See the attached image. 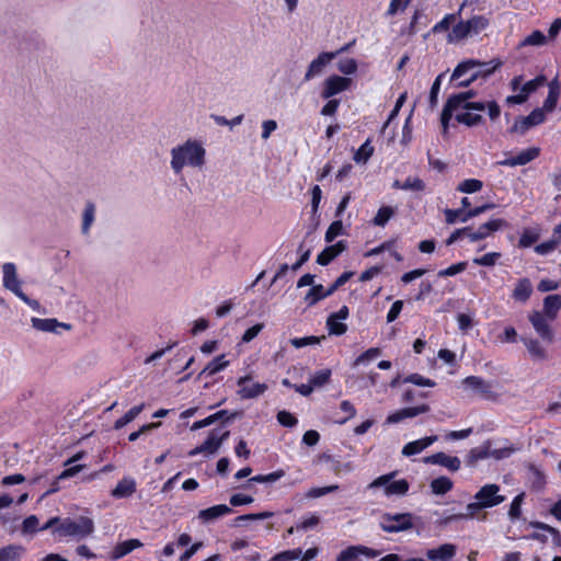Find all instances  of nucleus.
Returning a JSON list of instances; mask_svg holds the SVG:
<instances>
[{"label": "nucleus", "instance_id": "nucleus-59", "mask_svg": "<svg viewBox=\"0 0 561 561\" xmlns=\"http://www.w3.org/2000/svg\"><path fill=\"white\" fill-rule=\"evenodd\" d=\"M545 81V76H538L537 78L529 80L528 82L523 84L520 91L523 92V94H526V98H528V95L531 92L536 91L540 85H542Z\"/></svg>", "mask_w": 561, "mask_h": 561}, {"label": "nucleus", "instance_id": "nucleus-9", "mask_svg": "<svg viewBox=\"0 0 561 561\" xmlns=\"http://www.w3.org/2000/svg\"><path fill=\"white\" fill-rule=\"evenodd\" d=\"M352 82V79L347 77L337 75L329 76L323 82L321 96L323 99H331L339 93L350 90Z\"/></svg>", "mask_w": 561, "mask_h": 561}, {"label": "nucleus", "instance_id": "nucleus-63", "mask_svg": "<svg viewBox=\"0 0 561 561\" xmlns=\"http://www.w3.org/2000/svg\"><path fill=\"white\" fill-rule=\"evenodd\" d=\"M359 557L358 547L352 546L343 550L336 561H359Z\"/></svg>", "mask_w": 561, "mask_h": 561}, {"label": "nucleus", "instance_id": "nucleus-39", "mask_svg": "<svg viewBox=\"0 0 561 561\" xmlns=\"http://www.w3.org/2000/svg\"><path fill=\"white\" fill-rule=\"evenodd\" d=\"M539 237H540V230L539 229H537V228H527V229H525L523 231V233H522V236L519 238V241H518V245L520 248H529L535 242H537Z\"/></svg>", "mask_w": 561, "mask_h": 561}, {"label": "nucleus", "instance_id": "nucleus-52", "mask_svg": "<svg viewBox=\"0 0 561 561\" xmlns=\"http://www.w3.org/2000/svg\"><path fill=\"white\" fill-rule=\"evenodd\" d=\"M412 0H391L387 9L386 15L393 16L403 12Z\"/></svg>", "mask_w": 561, "mask_h": 561}, {"label": "nucleus", "instance_id": "nucleus-36", "mask_svg": "<svg viewBox=\"0 0 561 561\" xmlns=\"http://www.w3.org/2000/svg\"><path fill=\"white\" fill-rule=\"evenodd\" d=\"M324 298H327L324 287L322 285H314L307 291L304 301L308 307H312Z\"/></svg>", "mask_w": 561, "mask_h": 561}, {"label": "nucleus", "instance_id": "nucleus-17", "mask_svg": "<svg viewBox=\"0 0 561 561\" xmlns=\"http://www.w3.org/2000/svg\"><path fill=\"white\" fill-rule=\"evenodd\" d=\"M504 224L505 222L502 219H492L481 225L476 231H472L471 228H469V232H466L465 234L471 242H477L485 239L492 232L497 231Z\"/></svg>", "mask_w": 561, "mask_h": 561}, {"label": "nucleus", "instance_id": "nucleus-30", "mask_svg": "<svg viewBox=\"0 0 561 561\" xmlns=\"http://www.w3.org/2000/svg\"><path fill=\"white\" fill-rule=\"evenodd\" d=\"M463 112H455V118L458 123L463 124L466 126L472 127L482 123V116L479 113H476V110H462Z\"/></svg>", "mask_w": 561, "mask_h": 561}, {"label": "nucleus", "instance_id": "nucleus-48", "mask_svg": "<svg viewBox=\"0 0 561 561\" xmlns=\"http://www.w3.org/2000/svg\"><path fill=\"white\" fill-rule=\"evenodd\" d=\"M331 374V369L329 368L318 370L310 377L309 381L314 387V389L320 388L329 382Z\"/></svg>", "mask_w": 561, "mask_h": 561}, {"label": "nucleus", "instance_id": "nucleus-45", "mask_svg": "<svg viewBox=\"0 0 561 561\" xmlns=\"http://www.w3.org/2000/svg\"><path fill=\"white\" fill-rule=\"evenodd\" d=\"M482 186H483L482 181L477 180V179H468V180L462 181L457 186V191L467 193V194H472V193L479 192L482 188Z\"/></svg>", "mask_w": 561, "mask_h": 561}, {"label": "nucleus", "instance_id": "nucleus-22", "mask_svg": "<svg viewBox=\"0 0 561 561\" xmlns=\"http://www.w3.org/2000/svg\"><path fill=\"white\" fill-rule=\"evenodd\" d=\"M534 287L529 278L523 277L517 280L512 291V298L520 304H526L533 295Z\"/></svg>", "mask_w": 561, "mask_h": 561}, {"label": "nucleus", "instance_id": "nucleus-57", "mask_svg": "<svg viewBox=\"0 0 561 561\" xmlns=\"http://www.w3.org/2000/svg\"><path fill=\"white\" fill-rule=\"evenodd\" d=\"M325 339L324 336H305V337H295L290 340V344L296 348H301L308 345H314L320 343L321 340Z\"/></svg>", "mask_w": 561, "mask_h": 561}, {"label": "nucleus", "instance_id": "nucleus-50", "mask_svg": "<svg viewBox=\"0 0 561 561\" xmlns=\"http://www.w3.org/2000/svg\"><path fill=\"white\" fill-rule=\"evenodd\" d=\"M320 523V517L317 514L302 517L301 520L296 525L297 530H308L317 527Z\"/></svg>", "mask_w": 561, "mask_h": 561}, {"label": "nucleus", "instance_id": "nucleus-46", "mask_svg": "<svg viewBox=\"0 0 561 561\" xmlns=\"http://www.w3.org/2000/svg\"><path fill=\"white\" fill-rule=\"evenodd\" d=\"M227 414V411L226 410H221V411H218L203 420H199V421H196L193 423V425L191 426V430L192 431H197L199 428H203V427H206V426H209L211 425L213 423H215L216 421L220 420L224 415Z\"/></svg>", "mask_w": 561, "mask_h": 561}, {"label": "nucleus", "instance_id": "nucleus-41", "mask_svg": "<svg viewBox=\"0 0 561 561\" xmlns=\"http://www.w3.org/2000/svg\"><path fill=\"white\" fill-rule=\"evenodd\" d=\"M374 153V147L370 144V140L367 139L355 152L354 161L356 163L365 164L370 159Z\"/></svg>", "mask_w": 561, "mask_h": 561}, {"label": "nucleus", "instance_id": "nucleus-6", "mask_svg": "<svg viewBox=\"0 0 561 561\" xmlns=\"http://www.w3.org/2000/svg\"><path fill=\"white\" fill-rule=\"evenodd\" d=\"M414 516L411 513H383L379 527L389 534L408 531L414 527Z\"/></svg>", "mask_w": 561, "mask_h": 561}, {"label": "nucleus", "instance_id": "nucleus-4", "mask_svg": "<svg viewBox=\"0 0 561 561\" xmlns=\"http://www.w3.org/2000/svg\"><path fill=\"white\" fill-rule=\"evenodd\" d=\"M489 26V20L483 15H474L469 20L456 23L447 35L449 44L460 43L473 35H478Z\"/></svg>", "mask_w": 561, "mask_h": 561}, {"label": "nucleus", "instance_id": "nucleus-26", "mask_svg": "<svg viewBox=\"0 0 561 561\" xmlns=\"http://www.w3.org/2000/svg\"><path fill=\"white\" fill-rule=\"evenodd\" d=\"M232 510L226 504L215 505L199 511L198 518L205 523L213 522L221 516L228 515Z\"/></svg>", "mask_w": 561, "mask_h": 561}, {"label": "nucleus", "instance_id": "nucleus-58", "mask_svg": "<svg viewBox=\"0 0 561 561\" xmlns=\"http://www.w3.org/2000/svg\"><path fill=\"white\" fill-rule=\"evenodd\" d=\"M343 233V224L341 220L333 221L324 236V239L327 242H332L336 237L341 236Z\"/></svg>", "mask_w": 561, "mask_h": 561}, {"label": "nucleus", "instance_id": "nucleus-38", "mask_svg": "<svg viewBox=\"0 0 561 561\" xmlns=\"http://www.w3.org/2000/svg\"><path fill=\"white\" fill-rule=\"evenodd\" d=\"M462 382L466 387L476 390L480 393H486L491 389V385H489L482 378L477 376H469L465 378Z\"/></svg>", "mask_w": 561, "mask_h": 561}, {"label": "nucleus", "instance_id": "nucleus-5", "mask_svg": "<svg viewBox=\"0 0 561 561\" xmlns=\"http://www.w3.org/2000/svg\"><path fill=\"white\" fill-rule=\"evenodd\" d=\"M397 476L396 471L382 474L373 480L367 488L369 490L382 488L386 496H402L409 491L410 484L405 479L393 480Z\"/></svg>", "mask_w": 561, "mask_h": 561}, {"label": "nucleus", "instance_id": "nucleus-35", "mask_svg": "<svg viewBox=\"0 0 561 561\" xmlns=\"http://www.w3.org/2000/svg\"><path fill=\"white\" fill-rule=\"evenodd\" d=\"M453 481L447 477H438L431 482L432 493L435 495H444L453 489Z\"/></svg>", "mask_w": 561, "mask_h": 561}, {"label": "nucleus", "instance_id": "nucleus-51", "mask_svg": "<svg viewBox=\"0 0 561 561\" xmlns=\"http://www.w3.org/2000/svg\"><path fill=\"white\" fill-rule=\"evenodd\" d=\"M495 207L494 204L488 203L482 206H478L476 208L469 209L466 211L462 217L460 218V222H467L469 219L474 218L483 213H485L489 209H493Z\"/></svg>", "mask_w": 561, "mask_h": 561}, {"label": "nucleus", "instance_id": "nucleus-23", "mask_svg": "<svg viewBox=\"0 0 561 561\" xmlns=\"http://www.w3.org/2000/svg\"><path fill=\"white\" fill-rule=\"evenodd\" d=\"M137 483L131 477H124L116 486L111 491L114 499H127L136 492Z\"/></svg>", "mask_w": 561, "mask_h": 561}, {"label": "nucleus", "instance_id": "nucleus-29", "mask_svg": "<svg viewBox=\"0 0 561 561\" xmlns=\"http://www.w3.org/2000/svg\"><path fill=\"white\" fill-rule=\"evenodd\" d=\"M561 309V295H549L543 299L542 314L547 316L550 320H554L559 310Z\"/></svg>", "mask_w": 561, "mask_h": 561}, {"label": "nucleus", "instance_id": "nucleus-27", "mask_svg": "<svg viewBox=\"0 0 561 561\" xmlns=\"http://www.w3.org/2000/svg\"><path fill=\"white\" fill-rule=\"evenodd\" d=\"M142 547V542L138 539H129L123 542L117 543L111 552V559L116 561L126 554L130 553L133 550Z\"/></svg>", "mask_w": 561, "mask_h": 561}, {"label": "nucleus", "instance_id": "nucleus-34", "mask_svg": "<svg viewBox=\"0 0 561 561\" xmlns=\"http://www.w3.org/2000/svg\"><path fill=\"white\" fill-rule=\"evenodd\" d=\"M24 548L19 545H9L0 549V561H19Z\"/></svg>", "mask_w": 561, "mask_h": 561}, {"label": "nucleus", "instance_id": "nucleus-64", "mask_svg": "<svg viewBox=\"0 0 561 561\" xmlns=\"http://www.w3.org/2000/svg\"><path fill=\"white\" fill-rule=\"evenodd\" d=\"M467 267L466 262H459L456 264L450 265L449 267L442 270L438 272V276L440 277H447V276H454L456 274H459L463 272Z\"/></svg>", "mask_w": 561, "mask_h": 561}, {"label": "nucleus", "instance_id": "nucleus-16", "mask_svg": "<svg viewBox=\"0 0 561 561\" xmlns=\"http://www.w3.org/2000/svg\"><path fill=\"white\" fill-rule=\"evenodd\" d=\"M539 148L531 147L528 149H525L520 151L518 154L505 158L501 161H497L496 164L504 165V167H517V165H525L529 163L530 161L535 160L539 156Z\"/></svg>", "mask_w": 561, "mask_h": 561}, {"label": "nucleus", "instance_id": "nucleus-42", "mask_svg": "<svg viewBox=\"0 0 561 561\" xmlns=\"http://www.w3.org/2000/svg\"><path fill=\"white\" fill-rule=\"evenodd\" d=\"M394 208L391 206H382L378 209L376 216L373 219V224L378 227H385L386 224L393 217Z\"/></svg>", "mask_w": 561, "mask_h": 561}, {"label": "nucleus", "instance_id": "nucleus-31", "mask_svg": "<svg viewBox=\"0 0 561 561\" xmlns=\"http://www.w3.org/2000/svg\"><path fill=\"white\" fill-rule=\"evenodd\" d=\"M468 4V0H465L460 7L457 13L446 14L439 22H437L433 28L432 32L434 34L443 33L449 30L450 24L454 23L459 16L463 10V8Z\"/></svg>", "mask_w": 561, "mask_h": 561}, {"label": "nucleus", "instance_id": "nucleus-10", "mask_svg": "<svg viewBox=\"0 0 561 561\" xmlns=\"http://www.w3.org/2000/svg\"><path fill=\"white\" fill-rule=\"evenodd\" d=\"M500 486L497 484H485L474 495V499L480 502L483 508L494 507L505 501V496L501 495Z\"/></svg>", "mask_w": 561, "mask_h": 561}, {"label": "nucleus", "instance_id": "nucleus-7", "mask_svg": "<svg viewBox=\"0 0 561 561\" xmlns=\"http://www.w3.org/2000/svg\"><path fill=\"white\" fill-rule=\"evenodd\" d=\"M56 530L64 536L87 537L94 531V522L85 516L77 519L66 518Z\"/></svg>", "mask_w": 561, "mask_h": 561}, {"label": "nucleus", "instance_id": "nucleus-15", "mask_svg": "<svg viewBox=\"0 0 561 561\" xmlns=\"http://www.w3.org/2000/svg\"><path fill=\"white\" fill-rule=\"evenodd\" d=\"M336 57V54H331V51L321 53L314 58L308 66V69L305 73V81H309L314 77L320 76L324 68Z\"/></svg>", "mask_w": 561, "mask_h": 561}, {"label": "nucleus", "instance_id": "nucleus-53", "mask_svg": "<svg viewBox=\"0 0 561 561\" xmlns=\"http://www.w3.org/2000/svg\"><path fill=\"white\" fill-rule=\"evenodd\" d=\"M524 501V493H520L514 497L508 510V516L512 520L520 517L522 504Z\"/></svg>", "mask_w": 561, "mask_h": 561}, {"label": "nucleus", "instance_id": "nucleus-18", "mask_svg": "<svg viewBox=\"0 0 561 561\" xmlns=\"http://www.w3.org/2000/svg\"><path fill=\"white\" fill-rule=\"evenodd\" d=\"M425 463L439 465L447 468L451 472H456L460 469L461 461L456 456H448L445 453H436L427 456L423 459Z\"/></svg>", "mask_w": 561, "mask_h": 561}, {"label": "nucleus", "instance_id": "nucleus-55", "mask_svg": "<svg viewBox=\"0 0 561 561\" xmlns=\"http://www.w3.org/2000/svg\"><path fill=\"white\" fill-rule=\"evenodd\" d=\"M41 530L39 520L35 515L27 516L22 524L23 534H34Z\"/></svg>", "mask_w": 561, "mask_h": 561}, {"label": "nucleus", "instance_id": "nucleus-40", "mask_svg": "<svg viewBox=\"0 0 561 561\" xmlns=\"http://www.w3.org/2000/svg\"><path fill=\"white\" fill-rule=\"evenodd\" d=\"M144 407H145V404L141 403L139 405L131 408L124 416L116 420V422L114 424V428L115 430L123 428L125 425H127L128 423L134 421L141 413V411L144 410Z\"/></svg>", "mask_w": 561, "mask_h": 561}, {"label": "nucleus", "instance_id": "nucleus-25", "mask_svg": "<svg viewBox=\"0 0 561 561\" xmlns=\"http://www.w3.org/2000/svg\"><path fill=\"white\" fill-rule=\"evenodd\" d=\"M346 249V244L344 241H339L333 245L327 247L319 255L317 256V263L320 265H328L331 261H333L339 254H341Z\"/></svg>", "mask_w": 561, "mask_h": 561}, {"label": "nucleus", "instance_id": "nucleus-28", "mask_svg": "<svg viewBox=\"0 0 561 561\" xmlns=\"http://www.w3.org/2000/svg\"><path fill=\"white\" fill-rule=\"evenodd\" d=\"M229 431H225L221 434H218L216 431L210 432L208 438L202 444L205 454L213 455L217 453L221 444L229 437Z\"/></svg>", "mask_w": 561, "mask_h": 561}, {"label": "nucleus", "instance_id": "nucleus-14", "mask_svg": "<svg viewBox=\"0 0 561 561\" xmlns=\"http://www.w3.org/2000/svg\"><path fill=\"white\" fill-rule=\"evenodd\" d=\"M545 113L542 108H535L529 115L518 118L514 123L512 131L525 134L529 128L545 122Z\"/></svg>", "mask_w": 561, "mask_h": 561}, {"label": "nucleus", "instance_id": "nucleus-60", "mask_svg": "<svg viewBox=\"0 0 561 561\" xmlns=\"http://www.w3.org/2000/svg\"><path fill=\"white\" fill-rule=\"evenodd\" d=\"M337 489H339V485H336V484L322 486V488H312L306 493V497L318 499V497L324 496L331 492H334Z\"/></svg>", "mask_w": 561, "mask_h": 561}, {"label": "nucleus", "instance_id": "nucleus-12", "mask_svg": "<svg viewBox=\"0 0 561 561\" xmlns=\"http://www.w3.org/2000/svg\"><path fill=\"white\" fill-rule=\"evenodd\" d=\"M2 285L15 296L22 293V282L18 277L16 265L7 262L2 265Z\"/></svg>", "mask_w": 561, "mask_h": 561}, {"label": "nucleus", "instance_id": "nucleus-32", "mask_svg": "<svg viewBox=\"0 0 561 561\" xmlns=\"http://www.w3.org/2000/svg\"><path fill=\"white\" fill-rule=\"evenodd\" d=\"M95 213L96 207L94 203L88 202L84 205V209L82 213V225H81V232L82 234L87 236L90 232V229L95 220Z\"/></svg>", "mask_w": 561, "mask_h": 561}, {"label": "nucleus", "instance_id": "nucleus-21", "mask_svg": "<svg viewBox=\"0 0 561 561\" xmlns=\"http://www.w3.org/2000/svg\"><path fill=\"white\" fill-rule=\"evenodd\" d=\"M32 327L41 332H48V333H56L58 328H64L66 330H70V324L59 322L57 319L54 318H32L31 319Z\"/></svg>", "mask_w": 561, "mask_h": 561}, {"label": "nucleus", "instance_id": "nucleus-24", "mask_svg": "<svg viewBox=\"0 0 561 561\" xmlns=\"http://www.w3.org/2000/svg\"><path fill=\"white\" fill-rule=\"evenodd\" d=\"M437 440V436H427L421 439H416L413 442H410L405 444L402 448V455L405 457H410L413 455H417L422 453L424 449L430 447L432 444H434Z\"/></svg>", "mask_w": 561, "mask_h": 561}, {"label": "nucleus", "instance_id": "nucleus-43", "mask_svg": "<svg viewBox=\"0 0 561 561\" xmlns=\"http://www.w3.org/2000/svg\"><path fill=\"white\" fill-rule=\"evenodd\" d=\"M547 43V37L541 31H534L531 34L526 36L520 43L519 47L525 46H543Z\"/></svg>", "mask_w": 561, "mask_h": 561}, {"label": "nucleus", "instance_id": "nucleus-44", "mask_svg": "<svg viewBox=\"0 0 561 561\" xmlns=\"http://www.w3.org/2000/svg\"><path fill=\"white\" fill-rule=\"evenodd\" d=\"M381 355V350L379 347H371L367 351H365L363 354H360L353 363L354 367L360 366V365H367L371 360L376 359Z\"/></svg>", "mask_w": 561, "mask_h": 561}, {"label": "nucleus", "instance_id": "nucleus-2", "mask_svg": "<svg viewBox=\"0 0 561 561\" xmlns=\"http://www.w3.org/2000/svg\"><path fill=\"white\" fill-rule=\"evenodd\" d=\"M502 65L501 60L493 59L482 62L476 59H467L457 65L450 80L457 81V87L466 88L478 79H486Z\"/></svg>", "mask_w": 561, "mask_h": 561}, {"label": "nucleus", "instance_id": "nucleus-54", "mask_svg": "<svg viewBox=\"0 0 561 561\" xmlns=\"http://www.w3.org/2000/svg\"><path fill=\"white\" fill-rule=\"evenodd\" d=\"M443 76L444 73L438 75L432 84L428 98V103L432 108H434L438 103V93L440 90Z\"/></svg>", "mask_w": 561, "mask_h": 561}, {"label": "nucleus", "instance_id": "nucleus-37", "mask_svg": "<svg viewBox=\"0 0 561 561\" xmlns=\"http://www.w3.org/2000/svg\"><path fill=\"white\" fill-rule=\"evenodd\" d=\"M523 342L531 357L536 359H545L547 357L546 350L538 340L523 339Z\"/></svg>", "mask_w": 561, "mask_h": 561}, {"label": "nucleus", "instance_id": "nucleus-62", "mask_svg": "<svg viewBox=\"0 0 561 561\" xmlns=\"http://www.w3.org/2000/svg\"><path fill=\"white\" fill-rule=\"evenodd\" d=\"M560 243V240H556L554 238L545 241L538 245L535 247V252L539 255H547L548 253L552 252L557 245Z\"/></svg>", "mask_w": 561, "mask_h": 561}, {"label": "nucleus", "instance_id": "nucleus-20", "mask_svg": "<svg viewBox=\"0 0 561 561\" xmlns=\"http://www.w3.org/2000/svg\"><path fill=\"white\" fill-rule=\"evenodd\" d=\"M430 410L428 405L422 404L419 407H412V408H404L401 410H398L387 416L386 422L388 424H396L404 419L414 417L420 414L426 413Z\"/></svg>", "mask_w": 561, "mask_h": 561}, {"label": "nucleus", "instance_id": "nucleus-49", "mask_svg": "<svg viewBox=\"0 0 561 561\" xmlns=\"http://www.w3.org/2000/svg\"><path fill=\"white\" fill-rule=\"evenodd\" d=\"M500 257H501L500 252H490L480 257H474L472 260V262L476 265L494 266Z\"/></svg>", "mask_w": 561, "mask_h": 561}, {"label": "nucleus", "instance_id": "nucleus-13", "mask_svg": "<svg viewBox=\"0 0 561 561\" xmlns=\"http://www.w3.org/2000/svg\"><path fill=\"white\" fill-rule=\"evenodd\" d=\"M350 316V310L343 306L339 311L331 313L327 319V328L331 335H342L347 331V325L343 322Z\"/></svg>", "mask_w": 561, "mask_h": 561}, {"label": "nucleus", "instance_id": "nucleus-61", "mask_svg": "<svg viewBox=\"0 0 561 561\" xmlns=\"http://www.w3.org/2000/svg\"><path fill=\"white\" fill-rule=\"evenodd\" d=\"M404 382H410V383H413V385L420 386V387H434L436 385L434 380H432L430 378H425L419 374L409 375L404 379Z\"/></svg>", "mask_w": 561, "mask_h": 561}, {"label": "nucleus", "instance_id": "nucleus-19", "mask_svg": "<svg viewBox=\"0 0 561 561\" xmlns=\"http://www.w3.org/2000/svg\"><path fill=\"white\" fill-rule=\"evenodd\" d=\"M457 553L454 543H443L436 548L428 549L426 557L430 561H450Z\"/></svg>", "mask_w": 561, "mask_h": 561}, {"label": "nucleus", "instance_id": "nucleus-8", "mask_svg": "<svg viewBox=\"0 0 561 561\" xmlns=\"http://www.w3.org/2000/svg\"><path fill=\"white\" fill-rule=\"evenodd\" d=\"M237 386V394L243 400L259 398L264 394L268 388L264 382L253 381L250 375L238 378Z\"/></svg>", "mask_w": 561, "mask_h": 561}, {"label": "nucleus", "instance_id": "nucleus-1", "mask_svg": "<svg viewBox=\"0 0 561 561\" xmlns=\"http://www.w3.org/2000/svg\"><path fill=\"white\" fill-rule=\"evenodd\" d=\"M206 163V149L203 142L188 138L170 150V168L175 175L183 173L184 169L202 170Z\"/></svg>", "mask_w": 561, "mask_h": 561}, {"label": "nucleus", "instance_id": "nucleus-3", "mask_svg": "<svg viewBox=\"0 0 561 561\" xmlns=\"http://www.w3.org/2000/svg\"><path fill=\"white\" fill-rule=\"evenodd\" d=\"M474 95L476 93L470 90L454 94L448 98L440 115V123L444 130L448 128V124L453 117L454 112L460 110H476L477 112L485 111L484 102H470V99H472Z\"/></svg>", "mask_w": 561, "mask_h": 561}, {"label": "nucleus", "instance_id": "nucleus-47", "mask_svg": "<svg viewBox=\"0 0 561 561\" xmlns=\"http://www.w3.org/2000/svg\"><path fill=\"white\" fill-rule=\"evenodd\" d=\"M357 69L358 65L354 58L341 59L337 62V70L345 76L355 75L357 72Z\"/></svg>", "mask_w": 561, "mask_h": 561}, {"label": "nucleus", "instance_id": "nucleus-56", "mask_svg": "<svg viewBox=\"0 0 561 561\" xmlns=\"http://www.w3.org/2000/svg\"><path fill=\"white\" fill-rule=\"evenodd\" d=\"M425 188L424 182L420 178L409 176L401 185V190L422 192Z\"/></svg>", "mask_w": 561, "mask_h": 561}, {"label": "nucleus", "instance_id": "nucleus-33", "mask_svg": "<svg viewBox=\"0 0 561 561\" xmlns=\"http://www.w3.org/2000/svg\"><path fill=\"white\" fill-rule=\"evenodd\" d=\"M229 366V360L225 358V355H219L209 362L206 367L201 371L199 376L207 375L213 376L224 370Z\"/></svg>", "mask_w": 561, "mask_h": 561}, {"label": "nucleus", "instance_id": "nucleus-11", "mask_svg": "<svg viewBox=\"0 0 561 561\" xmlns=\"http://www.w3.org/2000/svg\"><path fill=\"white\" fill-rule=\"evenodd\" d=\"M528 320L531 323L536 333L549 343L553 341L554 334L550 327V320L547 316L542 314L541 311L534 310L528 314Z\"/></svg>", "mask_w": 561, "mask_h": 561}]
</instances>
